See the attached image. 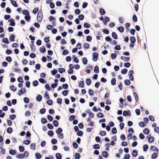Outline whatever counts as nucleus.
I'll return each instance as SVG.
<instances>
[{"instance_id": "obj_1", "label": "nucleus", "mask_w": 159, "mask_h": 159, "mask_svg": "<svg viewBox=\"0 0 159 159\" xmlns=\"http://www.w3.org/2000/svg\"><path fill=\"white\" fill-rule=\"evenodd\" d=\"M43 18V14L42 12H39L37 16V19L38 22H40L41 21Z\"/></svg>"}, {"instance_id": "obj_2", "label": "nucleus", "mask_w": 159, "mask_h": 159, "mask_svg": "<svg viewBox=\"0 0 159 159\" xmlns=\"http://www.w3.org/2000/svg\"><path fill=\"white\" fill-rule=\"evenodd\" d=\"M98 54L97 53L94 52L92 55V60L94 61H96L98 58Z\"/></svg>"}, {"instance_id": "obj_3", "label": "nucleus", "mask_w": 159, "mask_h": 159, "mask_svg": "<svg viewBox=\"0 0 159 159\" xmlns=\"http://www.w3.org/2000/svg\"><path fill=\"white\" fill-rule=\"evenodd\" d=\"M26 93V90L25 88H22L18 91V94L19 96H21L22 94Z\"/></svg>"}, {"instance_id": "obj_4", "label": "nucleus", "mask_w": 159, "mask_h": 159, "mask_svg": "<svg viewBox=\"0 0 159 159\" xmlns=\"http://www.w3.org/2000/svg\"><path fill=\"white\" fill-rule=\"evenodd\" d=\"M49 20L50 22H52V24L55 25L56 19L52 16H50L49 17Z\"/></svg>"}, {"instance_id": "obj_5", "label": "nucleus", "mask_w": 159, "mask_h": 159, "mask_svg": "<svg viewBox=\"0 0 159 159\" xmlns=\"http://www.w3.org/2000/svg\"><path fill=\"white\" fill-rule=\"evenodd\" d=\"M131 115L130 112L129 111H124L123 113V115L124 116H130Z\"/></svg>"}, {"instance_id": "obj_6", "label": "nucleus", "mask_w": 159, "mask_h": 159, "mask_svg": "<svg viewBox=\"0 0 159 159\" xmlns=\"http://www.w3.org/2000/svg\"><path fill=\"white\" fill-rule=\"evenodd\" d=\"M150 149L153 151L155 152V151H157L158 152V148L154 146H151L150 147Z\"/></svg>"}, {"instance_id": "obj_7", "label": "nucleus", "mask_w": 159, "mask_h": 159, "mask_svg": "<svg viewBox=\"0 0 159 159\" xmlns=\"http://www.w3.org/2000/svg\"><path fill=\"white\" fill-rule=\"evenodd\" d=\"M120 59L125 61H128L129 60V57H126L122 56L121 57Z\"/></svg>"}, {"instance_id": "obj_8", "label": "nucleus", "mask_w": 159, "mask_h": 159, "mask_svg": "<svg viewBox=\"0 0 159 159\" xmlns=\"http://www.w3.org/2000/svg\"><path fill=\"white\" fill-rule=\"evenodd\" d=\"M110 20L109 18L107 17H106L104 19L103 22L104 23L105 25H106L107 24V22H109Z\"/></svg>"}, {"instance_id": "obj_9", "label": "nucleus", "mask_w": 159, "mask_h": 159, "mask_svg": "<svg viewBox=\"0 0 159 159\" xmlns=\"http://www.w3.org/2000/svg\"><path fill=\"white\" fill-rule=\"evenodd\" d=\"M14 21V20L13 19H11L10 20H9L8 21L10 22L11 23L10 25L13 26H14L15 25V23Z\"/></svg>"}, {"instance_id": "obj_10", "label": "nucleus", "mask_w": 159, "mask_h": 159, "mask_svg": "<svg viewBox=\"0 0 159 159\" xmlns=\"http://www.w3.org/2000/svg\"><path fill=\"white\" fill-rule=\"evenodd\" d=\"M46 50V49L45 48L44 46H42L39 49L40 52L41 53H44V52H45Z\"/></svg>"}, {"instance_id": "obj_11", "label": "nucleus", "mask_w": 159, "mask_h": 159, "mask_svg": "<svg viewBox=\"0 0 159 159\" xmlns=\"http://www.w3.org/2000/svg\"><path fill=\"white\" fill-rule=\"evenodd\" d=\"M30 14L28 15H26L25 16V19L27 21L29 22L30 19Z\"/></svg>"}, {"instance_id": "obj_12", "label": "nucleus", "mask_w": 159, "mask_h": 159, "mask_svg": "<svg viewBox=\"0 0 159 159\" xmlns=\"http://www.w3.org/2000/svg\"><path fill=\"white\" fill-rule=\"evenodd\" d=\"M22 13L25 15H27L28 14H30L28 10H25L22 11Z\"/></svg>"}, {"instance_id": "obj_13", "label": "nucleus", "mask_w": 159, "mask_h": 159, "mask_svg": "<svg viewBox=\"0 0 159 159\" xmlns=\"http://www.w3.org/2000/svg\"><path fill=\"white\" fill-rule=\"evenodd\" d=\"M10 154L12 155H15L16 153V151L15 150L13 149H10L9 151Z\"/></svg>"}, {"instance_id": "obj_14", "label": "nucleus", "mask_w": 159, "mask_h": 159, "mask_svg": "<svg viewBox=\"0 0 159 159\" xmlns=\"http://www.w3.org/2000/svg\"><path fill=\"white\" fill-rule=\"evenodd\" d=\"M158 155L157 153L156 152L153 153L151 156V158L153 159H156Z\"/></svg>"}, {"instance_id": "obj_15", "label": "nucleus", "mask_w": 159, "mask_h": 159, "mask_svg": "<svg viewBox=\"0 0 159 159\" xmlns=\"http://www.w3.org/2000/svg\"><path fill=\"white\" fill-rule=\"evenodd\" d=\"M137 155V151L136 150H133L132 152V156L133 157H135Z\"/></svg>"}, {"instance_id": "obj_16", "label": "nucleus", "mask_w": 159, "mask_h": 159, "mask_svg": "<svg viewBox=\"0 0 159 159\" xmlns=\"http://www.w3.org/2000/svg\"><path fill=\"white\" fill-rule=\"evenodd\" d=\"M16 157L17 158H18L20 159H22L24 158L23 154L22 153H20L19 155L16 156Z\"/></svg>"}, {"instance_id": "obj_17", "label": "nucleus", "mask_w": 159, "mask_h": 159, "mask_svg": "<svg viewBox=\"0 0 159 159\" xmlns=\"http://www.w3.org/2000/svg\"><path fill=\"white\" fill-rule=\"evenodd\" d=\"M30 148L31 149L34 150L36 149L35 144L34 143H31L30 145Z\"/></svg>"}, {"instance_id": "obj_18", "label": "nucleus", "mask_w": 159, "mask_h": 159, "mask_svg": "<svg viewBox=\"0 0 159 159\" xmlns=\"http://www.w3.org/2000/svg\"><path fill=\"white\" fill-rule=\"evenodd\" d=\"M35 156L37 159H40L42 157L41 154L38 153H36Z\"/></svg>"}, {"instance_id": "obj_19", "label": "nucleus", "mask_w": 159, "mask_h": 159, "mask_svg": "<svg viewBox=\"0 0 159 159\" xmlns=\"http://www.w3.org/2000/svg\"><path fill=\"white\" fill-rule=\"evenodd\" d=\"M112 37L115 39H117V36L116 34L114 32H112Z\"/></svg>"}, {"instance_id": "obj_20", "label": "nucleus", "mask_w": 159, "mask_h": 159, "mask_svg": "<svg viewBox=\"0 0 159 159\" xmlns=\"http://www.w3.org/2000/svg\"><path fill=\"white\" fill-rule=\"evenodd\" d=\"M15 36L14 35H11L9 39L11 41H15Z\"/></svg>"}, {"instance_id": "obj_21", "label": "nucleus", "mask_w": 159, "mask_h": 159, "mask_svg": "<svg viewBox=\"0 0 159 159\" xmlns=\"http://www.w3.org/2000/svg\"><path fill=\"white\" fill-rule=\"evenodd\" d=\"M42 98V96L40 95H38L36 98V100L37 101L40 102L41 101Z\"/></svg>"}, {"instance_id": "obj_22", "label": "nucleus", "mask_w": 159, "mask_h": 159, "mask_svg": "<svg viewBox=\"0 0 159 159\" xmlns=\"http://www.w3.org/2000/svg\"><path fill=\"white\" fill-rule=\"evenodd\" d=\"M62 129L61 128H58L56 130V132L57 134H59L61 133L62 132Z\"/></svg>"}, {"instance_id": "obj_23", "label": "nucleus", "mask_w": 159, "mask_h": 159, "mask_svg": "<svg viewBox=\"0 0 159 159\" xmlns=\"http://www.w3.org/2000/svg\"><path fill=\"white\" fill-rule=\"evenodd\" d=\"M56 157L57 159H61V154L59 153L56 154Z\"/></svg>"}, {"instance_id": "obj_24", "label": "nucleus", "mask_w": 159, "mask_h": 159, "mask_svg": "<svg viewBox=\"0 0 159 159\" xmlns=\"http://www.w3.org/2000/svg\"><path fill=\"white\" fill-rule=\"evenodd\" d=\"M2 42L3 43H6L7 44H8L9 43L8 39L7 38H3L2 39Z\"/></svg>"}, {"instance_id": "obj_25", "label": "nucleus", "mask_w": 159, "mask_h": 159, "mask_svg": "<svg viewBox=\"0 0 159 159\" xmlns=\"http://www.w3.org/2000/svg\"><path fill=\"white\" fill-rule=\"evenodd\" d=\"M48 134L50 137H52L54 135V133L52 130H49L48 131Z\"/></svg>"}, {"instance_id": "obj_26", "label": "nucleus", "mask_w": 159, "mask_h": 159, "mask_svg": "<svg viewBox=\"0 0 159 159\" xmlns=\"http://www.w3.org/2000/svg\"><path fill=\"white\" fill-rule=\"evenodd\" d=\"M82 61L84 64L85 65L87 64V60L85 57L83 58L82 59Z\"/></svg>"}, {"instance_id": "obj_27", "label": "nucleus", "mask_w": 159, "mask_h": 159, "mask_svg": "<svg viewBox=\"0 0 159 159\" xmlns=\"http://www.w3.org/2000/svg\"><path fill=\"white\" fill-rule=\"evenodd\" d=\"M83 47L84 49H88L89 48V44L88 43H85L84 44Z\"/></svg>"}, {"instance_id": "obj_28", "label": "nucleus", "mask_w": 159, "mask_h": 159, "mask_svg": "<svg viewBox=\"0 0 159 159\" xmlns=\"http://www.w3.org/2000/svg\"><path fill=\"white\" fill-rule=\"evenodd\" d=\"M94 71L95 73H98L99 72V68L98 66H95L94 69Z\"/></svg>"}, {"instance_id": "obj_29", "label": "nucleus", "mask_w": 159, "mask_h": 159, "mask_svg": "<svg viewBox=\"0 0 159 159\" xmlns=\"http://www.w3.org/2000/svg\"><path fill=\"white\" fill-rule=\"evenodd\" d=\"M86 83L87 85H89L91 84V80L90 79H87L86 80Z\"/></svg>"}, {"instance_id": "obj_30", "label": "nucleus", "mask_w": 159, "mask_h": 159, "mask_svg": "<svg viewBox=\"0 0 159 159\" xmlns=\"http://www.w3.org/2000/svg\"><path fill=\"white\" fill-rule=\"evenodd\" d=\"M118 30L120 32H123L124 30V29L123 27L120 26L118 28Z\"/></svg>"}, {"instance_id": "obj_31", "label": "nucleus", "mask_w": 159, "mask_h": 159, "mask_svg": "<svg viewBox=\"0 0 159 159\" xmlns=\"http://www.w3.org/2000/svg\"><path fill=\"white\" fill-rule=\"evenodd\" d=\"M102 155L103 157L107 158V157L108 156V153L106 151H103L102 152Z\"/></svg>"}, {"instance_id": "obj_32", "label": "nucleus", "mask_w": 159, "mask_h": 159, "mask_svg": "<svg viewBox=\"0 0 159 159\" xmlns=\"http://www.w3.org/2000/svg\"><path fill=\"white\" fill-rule=\"evenodd\" d=\"M93 147L94 149H98L100 148V146L98 144H96L93 145Z\"/></svg>"}, {"instance_id": "obj_33", "label": "nucleus", "mask_w": 159, "mask_h": 159, "mask_svg": "<svg viewBox=\"0 0 159 159\" xmlns=\"http://www.w3.org/2000/svg\"><path fill=\"white\" fill-rule=\"evenodd\" d=\"M65 69L63 68H60L58 69V71L60 73H62L65 72Z\"/></svg>"}, {"instance_id": "obj_34", "label": "nucleus", "mask_w": 159, "mask_h": 159, "mask_svg": "<svg viewBox=\"0 0 159 159\" xmlns=\"http://www.w3.org/2000/svg\"><path fill=\"white\" fill-rule=\"evenodd\" d=\"M11 3L14 7H18V6L17 5V4L16 3V1H12L11 2Z\"/></svg>"}, {"instance_id": "obj_35", "label": "nucleus", "mask_w": 159, "mask_h": 159, "mask_svg": "<svg viewBox=\"0 0 159 159\" xmlns=\"http://www.w3.org/2000/svg\"><path fill=\"white\" fill-rule=\"evenodd\" d=\"M143 132L144 134H147L149 133V130L148 129L145 128L143 130Z\"/></svg>"}, {"instance_id": "obj_36", "label": "nucleus", "mask_w": 159, "mask_h": 159, "mask_svg": "<svg viewBox=\"0 0 159 159\" xmlns=\"http://www.w3.org/2000/svg\"><path fill=\"white\" fill-rule=\"evenodd\" d=\"M92 38L90 36H88L86 37V40L88 42H90L92 40Z\"/></svg>"}, {"instance_id": "obj_37", "label": "nucleus", "mask_w": 159, "mask_h": 159, "mask_svg": "<svg viewBox=\"0 0 159 159\" xmlns=\"http://www.w3.org/2000/svg\"><path fill=\"white\" fill-rule=\"evenodd\" d=\"M130 40L131 43H134L135 41V39L134 37H132L130 39Z\"/></svg>"}, {"instance_id": "obj_38", "label": "nucleus", "mask_w": 159, "mask_h": 159, "mask_svg": "<svg viewBox=\"0 0 159 159\" xmlns=\"http://www.w3.org/2000/svg\"><path fill=\"white\" fill-rule=\"evenodd\" d=\"M24 102L25 103H29V99L28 98H27V97H25L24 98Z\"/></svg>"}, {"instance_id": "obj_39", "label": "nucleus", "mask_w": 159, "mask_h": 159, "mask_svg": "<svg viewBox=\"0 0 159 159\" xmlns=\"http://www.w3.org/2000/svg\"><path fill=\"white\" fill-rule=\"evenodd\" d=\"M10 89L13 91H15L16 90L17 88H15L14 85H12L11 86Z\"/></svg>"}, {"instance_id": "obj_40", "label": "nucleus", "mask_w": 159, "mask_h": 159, "mask_svg": "<svg viewBox=\"0 0 159 159\" xmlns=\"http://www.w3.org/2000/svg\"><path fill=\"white\" fill-rule=\"evenodd\" d=\"M73 57L74 58V61L76 63H78L79 62V60L78 59V58L75 57V56L74 55L73 56Z\"/></svg>"}, {"instance_id": "obj_41", "label": "nucleus", "mask_w": 159, "mask_h": 159, "mask_svg": "<svg viewBox=\"0 0 159 159\" xmlns=\"http://www.w3.org/2000/svg\"><path fill=\"white\" fill-rule=\"evenodd\" d=\"M83 134V133L82 131H80L77 132V134L80 136H82Z\"/></svg>"}, {"instance_id": "obj_42", "label": "nucleus", "mask_w": 159, "mask_h": 159, "mask_svg": "<svg viewBox=\"0 0 159 159\" xmlns=\"http://www.w3.org/2000/svg\"><path fill=\"white\" fill-rule=\"evenodd\" d=\"M68 51L67 50H64L62 52V54L63 55H66L68 53Z\"/></svg>"}, {"instance_id": "obj_43", "label": "nucleus", "mask_w": 159, "mask_h": 159, "mask_svg": "<svg viewBox=\"0 0 159 159\" xmlns=\"http://www.w3.org/2000/svg\"><path fill=\"white\" fill-rule=\"evenodd\" d=\"M29 155V152L27 151H25L24 152L23 156L24 157H27Z\"/></svg>"}, {"instance_id": "obj_44", "label": "nucleus", "mask_w": 159, "mask_h": 159, "mask_svg": "<svg viewBox=\"0 0 159 159\" xmlns=\"http://www.w3.org/2000/svg\"><path fill=\"white\" fill-rule=\"evenodd\" d=\"M154 139L153 137H150L148 139V141L150 143H152Z\"/></svg>"}, {"instance_id": "obj_45", "label": "nucleus", "mask_w": 159, "mask_h": 159, "mask_svg": "<svg viewBox=\"0 0 159 159\" xmlns=\"http://www.w3.org/2000/svg\"><path fill=\"white\" fill-rule=\"evenodd\" d=\"M19 150L20 152H22L24 150V148L22 146H19Z\"/></svg>"}, {"instance_id": "obj_46", "label": "nucleus", "mask_w": 159, "mask_h": 159, "mask_svg": "<svg viewBox=\"0 0 159 159\" xmlns=\"http://www.w3.org/2000/svg\"><path fill=\"white\" fill-rule=\"evenodd\" d=\"M79 87L81 88H83L84 86V82L83 81H81L80 83L79 84Z\"/></svg>"}, {"instance_id": "obj_47", "label": "nucleus", "mask_w": 159, "mask_h": 159, "mask_svg": "<svg viewBox=\"0 0 159 159\" xmlns=\"http://www.w3.org/2000/svg\"><path fill=\"white\" fill-rule=\"evenodd\" d=\"M129 158L130 155L129 154H127L125 155V156L123 159H129Z\"/></svg>"}, {"instance_id": "obj_48", "label": "nucleus", "mask_w": 159, "mask_h": 159, "mask_svg": "<svg viewBox=\"0 0 159 159\" xmlns=\"http://www.w3.org/2000/svg\"><path fill=\"white\" fill-rule=\"evenodd\" d=\"M143 151L146 152L147 149L148 148V146L147 144H145L143 146Z\"/></svg>"}, {"instance_id": "obj_49", "label": "nucleus", "mask_w": 159, "mask_h": 159, "mask_svg": "<svg viewBox=\"0 0 159 159\" xmlns=\"http://www.w3.org/2000/svg\"><path fill=\"white\" fill-rule=\"evenodd\" d=\"M41 122L43 124H44L47 122V120L45 118H42L41 120Z\"/></svg>"}, {"instance_id": "obj_50", "label": "nucleus", "mask_w": 159, "mask_h": 159, "mask_svg": "<svg viewBox=\"0 0 159 159\" xmlns=\"http://www.w3.org/2000/svg\"><path fill=\"white\" fill-rule=\"evenodd\" d=\"M53 124L55 127H57L58 126V122L57 120H54L53 122Z\"/></svg>"}, {"instance_id": "obj_51", "label": "nucleus", "mask_w": 159, "mask_h": 159, "mask_svg": "<svg viewBox=\"0 0 159 159\" xmlns=\"http://www.w3.org/2000/svg\"><path fill=\"white\" fill-rule=\"evenodd\" d=\"M111 132L113 134H116L117 132L116 128L115 127L111 129Z\"/></svg>"}, {"instance_id": "obj_52", "label": "nucleus", "mask_w": 159, "mask_h": 159, "mask_svg": "<svg viewBox=\"0 0 159 159\" xmlns=\"http://www.w3.org/2000/svg\"><path fill=\"white\" fill-rule=\"evenodd\" d=\"M7 131L8 133H11L12 131V129L11 127H9L7 129Z\"/></svg>"}, {"instance_id": "obj_53", "label": "nucleus", "mask_w": 159, "mask_h": 159, "mask_svg": "<svg viewBox=\"0 0 159 159\" xmlns=\"http://www.w3.org/2000/svg\"><path fill=\"white\" fill-rule=\"evenodd\" d=\"M73 145L74 148H77L78 147V144L75 142H73Z\"/></svg>"}, {"instance_id": "obj_54", "label": "nucleus", "mask_w": 159, "mask_h": 159, "mask_svg": "<svg viewBox=\"0 0 159 159\" xmlns=\"http://www.w3.org/2000/svg\"><path fill=\"white\" fill-rule=\"evenodd\" d=\"M116 80L115 78L112 79L111 81V84L112 85H114L116 84Z\"/></svg>"}, {"instance_id": "obj_55", "label": "nucleus", "mask_w": 159, "mask_h": 159, "mask_svg": "<svg viewBox=\"0 0 159 159\" xmlns=\"http://www.w3.org/2000/svg\"><path fill=\"white\" fill-rule=\"evenodd\" d=\"M84 27L86 28H89L90 26V24L86 22L84 23Z\"/></svg>"}, {"instance_id": "obj_56", "label": "nucleus", "mask_w": 159, "mask_h": 159, "mask_svg": "<svg viewBox=\"0 0 159 159\" xmlns=\"http://www.w3.org/2000/svg\"><path fill=\"white\" fill-rule=\"evenodd\" d=\"M33 84L34 86H37L38 84V82L37 80L34 81L33 83Z\"/></svg>"}, {"instance_id": "obj_57", "label": "nucleus", "mask_w": 159, "mask_h": 159, "mask_svg": "<svg viewBox=\"0 0 159 159\" xmlns=\"http://www.w3.org/2000/svg\"><path fill=\"white\" fill-rule=\"evenodd\" d=\"M99 11L100 14L102 15H104L105 13V12L103 9H100Z\"/></svg>"}, {"instance_id": "obj_58", "label": "nucleus", "mask_w": 159, "mask_h": 159, "mask_svg": "<svg viewBox=\"0 0 159 159\" xmlns=\"http://www.w3.org/2000/svg\"><path fill=\"white\" fill-rule=\"evenodd\" d=\"M30 141L29 140H25L23 142V143L25 145H29L30 143Z\"/></svg>"}, {"instance_id": "obj_59", "label": "nucleus", "mask_w": 159, "mask_h": 159, "mask_svg": "<svg viewBox=\"0 0 159 159\" xmlns=\"http://www.w3.org/2000/svg\"><path fill=\"white\" fill-rule=\"evenodd\" d=\"M81 11L80 10L78 9H76L75 11V14L77 15H79Z\"/></svg>"}, {"instance_id": "obj_60", "label": "nucleus", "mask_w": 159, "mask_h": 159, "mask_svg": "<svg viewBox=\"0 0 159 159\" xmlns=\"http://www.w3.org/2000/svg\"><path fill=\"white\" fill-rule=\"evenodd\" d=\"M80 155L79 153H76L75 154V159H79L80 158Z\"/></svg>"}, {"instance_id": "obj_61", "label": "nucleus", "mask_w": 159, "mask_h": 159, "mask_svg": "<svg viewBox=\"0 0 159 159\" xmlns=\"http://www.w3.org/2000/svg\"><path fill=\"white\" fill-rule=\"evenodd\" d=\"M47 103L49 105H51L53 103V101L51 100H48L47 101Z\"/></svg>"}, {"instance_id": "obj_62", "label": "nucleus", "mask_w": 159, "mask_h": 159, "mask_svg": "<svg viewBox=\"0 0 159 159\" xmlns=\"http://www.w3.org/2000/svg\"><path fill=\"white\" fill-rule=\"evenodd\" d=\"M125 83L127 85H129L130 84V81L129 80H126L125 81Z\"/></svg>"}, {"instance_id": "obj_63", "label": "nucleus", "mask_w": 159, "mask_h": 159, "mask_svg": "<svg viewBox=\"0 0 159 159\" xmlns=\"http://www.w3.org/2000/svg\"><path fill=\"white\" fill-rule=\"evenodd\" d=\"M139 125L141 127H144L145 126V125L143 122H141L139 123Z\"/></svg>"}, {"instance_id": "obj_64", "label": "nucleus", "mask_w": 159, "mask_h": 159, "mask_svg": "<svg viewBox=\"0 0 159 159\" xmlns=\"http://www.w3.org/2000/svg\"><path fill=\"white\" fill-rule=\"evenodd\" d=\"M154 131L155 132L157 133H159V127H156L154 129Z\"/></svg>"}]
</instances>
